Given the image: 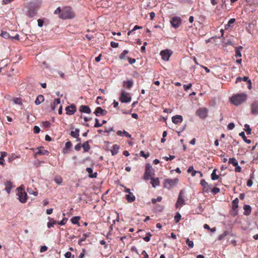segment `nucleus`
I'll return each instance as SVG.
<instances>
[{
    "instance_id": "nucleus-1",
    "label": "nucleus",
    "mask_w": 258,
    "mask_h": 258,
    "mask_svg": "<svg viewBox=\"0 0 258 258\" xmlns=\"http://www.w3.org/2000/svg\"><path fill=\"white\" fill-rule=\"evenodd\" d=\"M75 17V15L72 8L70 7L63 8L61 14L59 15V18L63 20L73 19Z\"/></svg>"
},
{
    "instance_id": "nucleus-2",
    "label": "nucleus",
    "mask_w": 258,
    "mask_h": 258,
    "mask_svg": "<svg viewBox=\"0 0 258 258\" xmlns=\"http://www.w3.org/2000/svg\"><path fill=\"white\" fill-rule=\"evenodd\" d=\"M247 98L245 93L237 94L230 98V101L236 106H238L244 102Z\"/></svg>"
},
{
    "instance_id": "nucleus-3",
    "label": "nucleus",
    "mask_w": 258,
    "mask_h": 258,
    "mask_svg": "<svg viewBox=\"0 0 258 258\" xmlns=\"http://www.w3.org/2000/svg\"><path fill=\"white\" fill-rule=\"evenodd\" d=\"M178 182V178L170 179L167 178L164 180V187L166 188L170 189L175 186Z\"/></svg>"
},
{
    "instance_id": "nucleus-4",
    "label": "nucleus",
    "mask_w": 258,
    "mask_h": 258,
    "mask_svg": "<svg viewBox=\"0 0 258 258\" xmlns=\"http://www.w3.org/2000/svg\"><path fill=\"white\" fill-rule=\"evenodd\" d=\"M28 11L27 16L30 18H33L36 15V6L33 3L29 4L27 7Z\"/></svg>"
},
{
    "instance_id": "nucleus-5",
    "label": "nucleus",
    "mask_w": 258,
    "mask_h": 258,
    "mask_svg": "<svg viewBox=\"0 0 258 258\" xmlns=\"http://www.w3.org/2000/svg\"><path fill=\"white\" fill-rule=\"evenodd\" d=\"M154 175V173L152 171V166L149 163H147L146 164L145 171L144 175V179L148 180Z\"/></svg>"
},
{
    "instance_id": "nucleus-6",
    "label": "nucleus",
    "mask_w": 258,
    "mask_h": 258,
    "mask_svg": "<svg viewBox=\"0 0 258 258\" xmlns=\"http://www.w3.org/2000/svg\"><path fill=\"white\" fill-rule=\"evenodd\" d=\"M131 100L132 98L128 96V93L122 90L119 97V101L122 103H128L131 101Z\"/></svg>"
},
{
    "instance_id": "nucleus-7",
    "label": "nucleus",
    "mask_w": 258,
    "mask_h": 258,
    "mask_svg": "<svg viewBox=\"0 0 258 258\" xmlns=\"http://www.w3.org/2000/svg\"><path fill=\"white\" fill-rule=\"evenodd\" d=\"M208 110L206 108H200L197 111L196 114L201 119H205L208 116Z\"/></svg>"
},
{
    "instance_id": "nucleus-8",
    "label": "nucleus",
    "mask_w": 258,
    "mask_h": 258,
    "mask_svg": "<svg viewBox=\"0 0 258 258\" xmlns=\"http://www.w3.org/2000/svg\"><path fill=\"white\" fill-rule=\"evenodd\" d=\"M171 25L174 28H177L181 23V19L179 17H173L170 20Z\"/></svg>"
},
{
    "instance_id": "nucleus-9",
    "label": "nucleus",
    "mask_w": 258,
    "mask_h": 258,
    "mask_svg": "<svg viewBox=\"0 0 258 258\" xmlns=\"http://www.w3.org/2000/svg\"><path fill=\"white\" fill-rule=\"evenodd\" d=\"M172 52L168 49L162 50L160 55L162 58L165 61H168L171 55Z\"/></svg>"
},
{
    "instance_id": "nucleus-10",
    "label": "nucleus",
    "mask_w": 258,
    "mask_h": 258,
    "mask_svg": "<svg viewBox=\"0 0 258 258\" xmlns=\"http://www.w3.org/2000/svg\"><path fill=\"white\" fill-rule=\"evenodd\" d=\"M200 184L203 187V192L208 193L211 189L212 185L209 184L204 179L201 180Z\"/></svg>"
},
{
    "instance_id": "nucleus-11",
    "label": "nucleus",
    "mask_w": 258,
    "mask_h": 258,
    "mask_svg": "<svg viewBox=\"0 0 258 258\" xmlns=\"http://www.w3.org/2000/svg\"><path fill=\"white\" fill-rule=\"evenodd\" d=\"M18 199L22 203H25L27 200V194L25 191H18L17 193Z\"/></svg>"
},
{
    "instance_id": "nucleus-12",
    "label": "nucleus",
    "mask_w": 258,
    "mask_h": 258,
    "mask_svg": "<svg viewBox=\"0 0 258 258\" xmlns=\"http://www.w3.org/2000/svg\"><path fill=\"white\" fill-rule=\"evenodd\" d=\"M66 111L68 115H71L76 112L77 108L74 104H72L66 108Z\"/></svg>"
},
{
    "instance_id": "nucleus-13",
    "label": "nucleus",
    "mask_w": 258,
    "mask_h": 258,
    "mask_svg": "<svg viewBox=\"0 0 258 258\" xmlns=\"http://www.w3.org/2000/svg\"><path fill=\"white\" fill-rule=\"evenodd\" d=\"M251 112L253 114L258 115V101L255 100L250 105Z\"/></svg>"
},
{
    "instance_id": "nucleus-14",
    "label": "nucleus",
    "mask_w": 258,
    "mask_h": 258,
    "mask_svg": "<svg viewBox=\"0 0 258 258\" xmlns=\"http://www.w3.org/2000/svg\"><path fill=\"white\" fill-rule=\"evenodd\" d=\"M107 113V111L105 109H103L101 107H97L94 112V113L97 116H99L100 115L105 116L106 115Z\"/></svg>"
},
{
    "instance_id": "nucleus-15",
    "label": "nucleus",
    "mask_w": 258,
    "mask_h": 258,
    "mask_svg": "<svg viewBox=\"0 0 258 258\" xmlns=\"http://www.w3.org/2000/svg\"><path fill=\"white\" fill-rule=\"evenodd\" d=\"M183 121V117L180 115H176L175 116H172V121L174 124H177L178 123H181Z\"/></svg>"
},
{
    "instance_id": "nucleus-16",
    "label": "nucleus",
    "mask_w": 258,
    "mask_h": 258,
    "mask_svg": "<svg viewBox=\"0 0 258 258\" xmlns=\"http://www.w3.org/2000/svg\"><path fill=\"white\" fill-rule=\"evenodd\" d=\"M182 191H183V190H181L180 191V193L179 194V196H178V199H177V202L176 203V208H178L179 207H180L181 205L184 204V200L181 196V195L182 194Z\"/></svg>"
},
{
    "instance_id": "nucleus-17",
    "label": "nucleus",
    "mask_w": 258,
    "mask_h": 258,
    "mask_svg": "<svg viewBox=\"0 0 258 258\" xmlns=\"http://www.w3.org/2000/svg\"><path fill=\"white\" fill-rule=\"evenodd\" d=\"M79 111L82 113H85L87 114H90L91 112V109L87 105H81L79 108Z\"/></svg>"
},
{
    "instance_id": "nucleus-18",
    "label": "nucleus",
    "mask_w": 258,
    "mask_h": 258,
    "mask_svg": "<svg viewBox=\"0 0 258 258\" xmlns=\"http://www.w3.org/2000/svg\"><path fill=\"white\" fill-rule=\"evenodd\" d=\"M86 171L88 173V176L90 178H96L97 175V173L96 172L93 173V169L91 167H87L86 169Z\"/></svg>"
},
{
    "instance_id": "nucleus-19",
    "label": "nucleus",
    "mask_w": 258,
    "mask_h": 258,
    "mask_svg": "<svg viewBox=\"0 0 258 258\" xmlns=\"http://www.w3.org/2000/svg\"><path fill=\"white\" fill-rule=\"evenodd\" d=\"M151 179V184L152 185L153 187H156L157 186L159 185L160 181L158 178H153L152 177H150Z\"/></svg>"
},
{
    "instance_id": "nucleus-20",
    "label": "nucleus",
    "mask_w": 258,
    "mask_h": 258,
    "mask_svg": "<svg viewBox=\"0 0 258 258\" xmlns=\"http://www.w3.org/2000/svg\"><path fill=\"white\" fill-rule=\"evenodd\" d=\"M125 199L128 203H132L136 200V197L134 194L131 192L125 195Z\"/></svg>"
},
{
    "instance_id": "nucleus-21",
    "label": "nucleus",
    "mask_w": 258,
    "mask_h": 258,
    "mask_svg": "<svg viewBox=\"0 0 258 258\" xmlns=\"http://www.w3.org/2000/svg\"><path fill=\"white\" fill-rule=\"evenodd\" d=\"M5 190L10 194L12 188V183L10 181H7L5 183Z\"/></svg>"
},
{
    "instance_id": "nucleus-22",
    "label": "nucleus",
    "mask_w": 258,
    "mask_h": 258,
    "mask_svg": "<svg viewBox=\"0 0 258 258\" xmlns=\"http://www.w3.org/2000/svg\"><path fill=\"white\" fill-rule=\"evenodd\" d=\"M119 146L116 144L113 145L111 153L112 156L116 155L119 152Z\"/></svg>"
},
{
    "instance_id": "nucleus-23",
    "label": "nucleus",
    "mask_w": 258,
    "mask_h": 258,
    "mask_svg": "<svg viewBox=\"0 0 258 258\" xmlns=\"http://www.w3.org/2000/svg\"><path fill=\"white\" fill-rule=\"evenodd\" d=\"M44 100V96L42 95H39L35 101V104L36 105H38L39 104H40L42 102H43Z\"/></svg>"
},
{
    "instance_id": "nucleus-24",
    "label": "nucleus",
    "mask_w": 258,
    "mask_h": 258,
    "mask_svg": "<svg viewBox=\"0 0 258 258\" xmlns=\"http://www.w3.org/2000/svg\"><path fill=\"white\" fill-rule=\"evenodd\" d=\"M243 209L244 210V215L248 216L250 214L251 208L249 205H244L243 206Z\"/></svg>"
},
{
    "instance_id": "nucleus-25",
    "label": "nucleus",
    "mask_w": 258,
    "mask_h": 258,
    "mask_svg": "<svg viewBox=\"0 0 258 258\" xmlns=\"http://www.w3.org/2000/svg\"><path fill=\"white\" fill-rule=\"evenodd\" d=\"M70 135L73 138H78L80 136V130L78 128H75V131L71 132Z\"/></svg>"
},
{
    "instance_id": "nucleus-26",
    "label": "nucleus",
    "mask_w": 258,
    "mask_h": 258,
    "mask_svg": "<svg viewBox=\"0 0 258 258\" xmlns=\"http://www.w3.org/2000/svg\"><path fill=\"white\" fill-rule=\"evenodd\" d=\"M123 86H125L127 89H131L133 87L134 82L133 80H130L127 81H123Z\"/></svg>"
},
{
    "instance_id": "nucleus-27",
    "label": "nucleus",
    "mask_w": 258,
    "mask_h": 258,
    "mask_svg": "<svg viewBox=\"0 0 258 258\" xmlns=\"http://www.w3.org/2000/svg\"><path fill=\"white\" fill-rule=\"evenodd\" d=\"M0 35L5 39H11L12 36L7 31L2 30L1 31V33Z\"/></svg>"
},
{
    "instance_id": "nucleus-28",
    "label": "nucleus",
    "mask_w": 258,
    "mask_h": 258,
    "mask_svg": "<svg viewBox=\"0 0 258 258\" xmlns=\"http://www.w3.org/2000/svg\"><path fill=\"white\" fill-rule=\"evenodd\" d=\"M60 103V99L59 98L55 99L53 102L51 104V108L52 110H55L56 106L57 105H58Z\"/></svg>"
},
{
    "instance_id": "nucleus-29",
    "label": "nucleus",
    "mask_w": 258,
    "mask_h": 258,
    "mask_svg": "<svg viewBox=\"0 0 258 258\" xmlns=\"http://www.w3.org/2000/svg\"><path fill=\"white\" fill-rule=\"evenodd\" d=\"M43 148V147H40V148H38L37 149L38 151L36 153V154L37 155H48L49 154V152L47 150H41L40 149Z\"/></svg>"
},
{
    "instance_id": "nucleus-30",
    "label": "nucleus",
    "mask_w": 258,
    "mask_h": 258,
    "mask_svg": "<svg viewBox=\"0 0 258 258\" xmlns=\"http://www.w3.org/2000/svg\"><path fill=\"white\" fill-rule=\"evenodd\" d=\"M82 147L83 148L84 152H88L90 149V146L89 144V141L85 142L82 145Z\"/></svg>"
},
{
    "instance_id": "nucleus-31",
    "label": "nucleus",
    "mask_w": 258,
    "mask_h": 258,
    "mask_svg": "<svg viewBox=\"0 0 258 258\" xmlns=\"http://www.w3.org/2000/svg\"><path fill=\"white\" fill-rule=\"evenodd\" d=\"M239 135L243 139V141L247 144H250L251 143V141L250 140L246 139V137H245V133L244 132L240 133Z\"/></svg>"
},
{
    "instance_id": "nucleus-32",
    "label": "nucleus",
    "mask_w": 258,
    "mask_h": 258,
    "mask_svg": "<svg viewBox=\"0 0 258 258\" xmlns=\"http://www.w3.org/2000/svg\"><path fill=\"white\" fill-rule=\"evenodd\" d=\"M230 234V232L228 231H225L222 234L220 235L218 237V239L221 240L224 239V238L228 235Z\"/></svg>"
},
{
    "instance_id": "nucleus-33",
    "label": "nucleus",
    "mask_w": 258,
    "mask_h": 258,
    "mask_svg": "<svg viewBox=\"0 0 258 258\" xmlns=\"http://www.w3.org/2000/svg\"><path fill=\"white\" fill-rule=\"evenodd\" d=\"M80 219V217L79 216H75L73 217L71 221L73 224H78L79 225V221Z\"/></svg>"
},
{
    "instance_id": "nucleus-34",
    "label": "nucleus",
    "mask_w": 258,
    "mask_h": 258,
    "mask_svg": "<svg viewBox=\"0 0 258 258\" xmlns=\"http://www.w3.org/2000/svg\"><path fill=\"white\" fill-rule=\"evenodd\" d=\"M217 169H214L211 174V179L213 180H217L219 176L216 174Z\"/></svg>"
},
{
    "instance_id": "nucleus-35",
    "label": "nucleus",
    "mask_w": 258,
    "mask_h": 258,
    "mask_svg": "<svg viewBox=\"0 0 258 258\" xmlns=\"http://www.w3.org/2000/svg\"><path fill=\"white\" fill-rule=\"evenodd\" d=\"M242 49V46H239L236 48L235 57H240L241 56V50Z\"/></svg>"
},
{
    "instance_id": "nucleus-36",
    "label": "nucleus",
    "mask_w": 258,
    "mask_h": 258,
    "mask_svg": "<svg viewBox=\"0 0 258 258\" xmlns=\"http://www.w3.org/2000/svg\"><path fill=\"white\" fill-rule=\"evenodd\" d=\"M89 237V234L87 233H84L82 235V237L78 241V244L79 245L82 244V242L83 241H84L86 239Z\"/></svg>"
},
{
    "instance_id": "nucleus-37",
    "label": "nucleus",
    "mask_w": 258,
    "mask_h": 258,
    "mask_svg": "<svg viewBox=\"0 0 258 258\" xmlns=\"http://www.w3.org/2000/svg\"><path fill=\"white\" fill-rule=\"evenodd\" d=\"M235 19H234V18H232V19H230L228 22V24H226L225 26V29L226 30L228 29L229 27H231L232 25L235 22Z\"/></svg>"
},
{
    "instance_id": "nucleus-38",
    "label": "nucleus",
    "mask_w": 258,
    "mask_h": 258,
    "mask_svg": "<svg viewBox=\"0 0 258 258\" xmlns=\"http://www.w3.org/2000/svg\"><path fill=\"white\" fill-rule=\"evenodd\" d=\"M48 219L51 220L52 221V222L49 221L47 223V225L48 228H50L53 227L55 224L57 223L56 221L53 219H51L50 217H48Z\"/></svg>"
},
{
    "instance_id": "nucleus-39",
    "label": "nucleus",
    "mask_w": 258,
    "mask_h": 258,
    "mask_svg": "<svg viewBox=\"0 0 258 258\" xmlns=\"http://www.w3.org/2000/svg\"><path fill=\"white\" fill-rule=\"evenodd\" d=\"M228 163L229 164H232L233 166L234 167L235 166H237V164H238L237 161L236 160V159L235 158H229Z\"/></svg>"
},
{
    "instance_id": "nucleus-40",
    "label": "nucleus",
    "mask_w": 258,
    "mask_h": 258,
    "mask_svg": "<svg viewBox=\"0 0 258 258\" xmlns=\"http://www.w3.org/2000/svg\"><path fill=\"white\" fill-rule=\"evenodd\" d=\"M181 216L179 212H177L174 216V221L176 223L179 222L181 219Z\"/></svg>"
},
{
    "instance_id": "nucleus-41",
    "label": "nucleus",
    "mask_w": 258,
    "mask_h": 258,
    "mask_svg": "<svg viewBox=\"0 0 258 258\" xmlns=\"http://www.w3.org/2000/svg\"><path fill=\"white\" fill-rule=\"evenodd\" d=\"M232 204L233 210L237 209L238 207V199L236 198L235 200H234L232 201Z\"/></svg>"
},
{
    "instance_id": "nucleus-42",
    "label": "nucleus",
    "mask_w": 258,
    "mask_h": 258,
    "mask_svg": "<svg viewBox=\"0 0 258 258\" xmlns=\"http://www.w3.org/2000/svg\"><path fill=\"white\" fill-rule=\"evenodd\" d=\"M128 53V51L127 50H124L119 55V58L120 59H123L125 58L126 55Z\"/></svg>"
},
{
    "instance_id": "nucleus-43",
    "label": "nucleus",
    "mask_w": 258,
    "mask_h": 258,
    "mask_svg": "<svg viewBox=\"0 0 258 258\" xmlns=\"http://www.w3.org/2000/svg\"><path fill=\"white\" fill-rule=\"evenodd\" d=\"M152 236V235L150 233H147L146 234V236L143 238V239L146 241V242H149L150 240L151 237Z\"/></svg>"
},
{
    "instance_id": "nucleus-44",
    "label": "nucleus",
    "mask_w": 258,
    "mask_h": 258,
    "mask_svg": "<svg viewBox=\"0 0 258 258\" xmlns=\"http://www.w3.org/2000/svg\"><path fill=\"white\" fill-rule=\"evenodd\" d=\"M54 181L58 184H60L62 182V179L60 176H56L54 179Z\"/></svg>"
},
{
    "instance_id": "nucleus-45",
    "label": "nucleus",
    "mask_w": 258,
    "mask_h": 258,
    "mask_svg": "<svg viewBox=\"0 0 258 258\" xmlns=\"http://www.w3.org/2000/svg\"><path fill=\"white\" fill-rule=\"evenodd\" d=\"M185 242L189 248H191L194 247V242L192 241H190L189 239L187 238Z\"/></svg>"
},
{
    "instance_id": "nucleus-46",
    "label": "nucleus",
    "mask_w": 258,
    "mask_h": 258,
    "mask_svg": "<svg viewBox=\"0 0 258 258\" xmlns=\"http://www.w3.org/2000/svg\"><path fill=\"white\" fill-rule=\"evenodd\" d=\"M245 127V131L246 132L247 135H250L251 134V128H250V126L247 124H245L244 125Z\"/></svg>"
},
{
    "instance_id": "nucleus-47",
    "label": "nucleus",
    "mask_w": 258,
    "mask_h": 258,
    "mask_svg": "<svg viewBox=\"0 0 258 258\" xmlns=\"http://www.w3.org/2000/svg\"><path fill=\"white\" fill-rule=\"evenodd\" d=\"M162 199V198L160 196L158 197L156 199L153 198L151 200L152 203L153 204H156V203L157 202H161Z\"/></svg>"
},
{
    "instance_id": "nucleus-48",
    "label": "nucleus",
    "mask_w": 258,
    "mask_h": 258,
    "mask_svg": "<svg viewBox=\"0 0 258 258\" xmlns=\"http://www.w3.org/2000/svg\"><path fill=\"white\" fill-rule=\"evenodd\" d=\"M140 155L141 156L144 157L145 159H147L150 156L149 152H148L147 154H145L143 151H140Z\"/></svg>"
},
{
    "instance_id": "nucleus-49",
    "label": "nucleus",
    "mask_w": 258,
    "mask_h": 258,
    "mask_svg": "<svg viewBox=\"0 0 258 258\" xmlns=\"http://www.w3.org/2000/svg\"><path fill=\"white\" fill-rule=\"evenodd\" d=\"M210 190H211V192L213 195H216L220 192V189L218 187H214Z\"/></svg>"
},
{
    "instance_id": "nucleus-50",
    "label": "nucleus",
    "mask_w": 258,
    "mask_h": 258,
    "mask_svg": "<svg viewBox=\"0 0 258 258\" xmlns=\"http://www.w3.org/2000/svg\"><path fill=\"white\" fill-rule=\"evenodd\" d=\"M95 124L94 126L95 127H96V128L99 127L102 125V124H101L100 123H99V119L97 118H96L95 119Z\"/></svg>"
},
{
    "instance_id": "nucleus-51",
    "label": "nucleus",
    "mask_w": 258,
    "mask_h": 258,
    "mask_svg": "<svg viewBox=\"0 0 258 258\" xmlns=\"http://www.w3.org/2000/svg\"><path fill=\"white\" fill-rule=\"evenodd\" d=\"M68 219L67 218H63L61 221L60 222H57V223L60 225H63L66 223Z\"/></svg>"
},
{
    "instance_id": "nucleus-52",
    "label": "nucleus",
    "mask_w": 258,
    "mask_h": 258,
    "mask_svg": "<svg viewBox=\"0 0 258 258\" xmlns=\"http://www.w3.org/2000/svg\"><path fill=\"white\" fill-rule=\"evenodd\" d=\"M42 124H43V126L44 127H46V128H48L50 127V123L49 121H43L42 122Z\"/></svg>"
},
{
    "instance_id": "nucleus-53",
    "label": "nucleus",
    "mask_w": 258,
    "mask_h": 258,
    "mask_svg": "<svg viewBox=\"0 0 258 258\" xmlns=\"http://www.w3.org/2000/svg\"><path fill=\"white\" fill-rule=\"evenodd\" d=\"M235 127V124L233 122L229 123L227 125V128L229 130H233Z\"/></svg>"
},
{
    "instance_id": "nucleus-54",
    "label": "nucleus",
    "mask_w": 258,
    "mask_h": 258,
    "mask_svg": "<svg viewBox=\"0 0 258 258\" xmlns=\"http://www.w3.org/2000/svg\"><path fill=\"white\" fill-rule=\"evenodd\" d=\"M40 131V128L38 126H34L33 128V132L35 134H38Z\"/></svg>"
},
{
    "instance_id": "nucleus-55",
    "label": "nucleus",
    "mask_w": 258,
    "mask_h": 258,
    "mask_svg": "<svg viewBox=\"0 0 258 258\" xmlns=\"http://www.w3.org/2000/svg\"><path fill=\"white\" fill-rule=\"evenodd\" d=\"M114 130L113 129V127H110L109 128L106 127L105 130L104 131V133H109L111 132H114Z\"/></svg>"
},
{
    "instance_id": "nucleus-56",
    "label": "nucleus",
    "mask_w": 258,
    "mask_h": 258,
    "mask_svg": "<svg viewBox=\"0 0 258 258\" xmlns=\"http://www.w3.org/2000/svg\"><path fill=\"white\" fill-rule=\"evenodd\" d=\"M14 102L15 104H22L21 99L19 98H15L14 99Z\"/></svg>"
},
{
    "instance_id": "nucleus-57",
    "label": "nucleus",
    "mask_w": 258,
    "mask_h": 258,
    "mask_svg": "<svg viewBox=\"0 0 258 258\" xmlns=\"http://www.w3.org/2000/svg\"><path fill=\"white\" fill-rule=\"evenodd\" d=\"M110 45L113 48H116L118 46V43L111 41L110 42Z\"/></svg>"
},
{
    "instance_id": "nucleus-58",
    "label": "nucleus",
    "mask_w": 258,
    "mask_h": 258,
    "mask_svg": "<svg viewBox=\"0 0 258 258\" xmlns=\"http://www.w3.org/2000/svg\"><path fill=\"white\" fill-rule=\"evenodd\" d=\"M191 84H188L187 85H183V88H184V89L185 90V91H187L188 90H189L191 87Z\"/></svg>"
},
{
    "instance_id": "nucleus-59",
    "label": "nucleus",
    "mask_w": 258,
    "mask_h": 258,
    "mask_svg": "<svg viewBox=\"0 0 258 258\" xmlns=\"http://www.w3.org/2000/svg\"><path fill=\"white\" fill-rule=\"evenodd\" d=\"M62 12V10H61L60 8V7H58L54 12V14H59V15L61 14Z\"/></svg>"
},
{
    "instance_id": "nucleus-60",
    "label": "nucleus",
    "mask_w": 258,
    "mask_h": 258,
    "mask_svg": "<svg viewBox=\"0 0 258 258\" xmlns=\"http://www.w3.org/2000/svg\"><path fill=\"white\" fill-rule=\"evenodd\" d=\"M38 26L39 27H42L43 25V21L41 19H38L37 20Z\"/></svg>"
},
{
    "instance_id": "nucleus-61",
    "label": "nucleus",
    "mask_w": 258,
    "mask_h": 258,
    "mask_svg": "<svg viewBox=\"0 0 258 258\" xmlns=\"http://www.w3.org/2000/svg\"><path fill=\"white\" fill-rule=\"evenodd\" d=\"M72 146V144L70 141H68L66 143L65 148L70 149Z\"/></svg>"
},
{
    "instance_id": "nucleus-62",
    "label": "nucleus",
    "mask_w": 258,
    "mask_h": 258,
    "mask_svg": "<svg viewBox=\"0 0 258 258\" xmlns=\"http://www.w3.org/2000/svg\"><path fill=\"white\" fill-rule=\"evenodd\" d=\"M123 135L128 138H131L132 137L131 135L124 130L123 131Z\"/></svg>"
},
{
    "instance_id": "nucleus-63",
    "label": "nucleus",
    "mask_w": 258,
    "mask_h": 258,
    "mask_svg": "<svg viewBox=\"0 0 258 258\" xmlns=\"http://www.w3.org/2000/svg\"><path fill=\"white\" fill-rule=\"evenodd\" d=\"M81 147H82V145L81 144V143H79L75 146V149L76 151H80Z\"/></svg>"
},
{
    "instance_id": "nucleus-64",
    "label": "nucleus",
    "mask_w": 258,
    "mask_h": 258,
    "mask_svg": "<svg viewBox=\"0 0 258 258\" xmlns=\"http://www.w3.org/2000/svg\"><path fill=\"white\" fill-rule=\"evenodd\" d=\"M242 81L244 82H246L247 83H250L251 80L249 79L248 77L245 76L242 78Z\"/></svg>"
}]
</instances>
